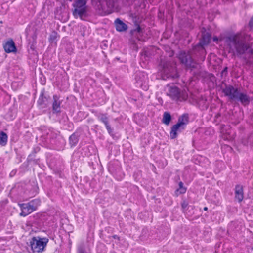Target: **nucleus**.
<instances>
[{"label": "nucleus", "mask_w": 253, "mask_h": 253, "mask_svg": "<svg viewBox=\"0 0 253 253\" xmlns=\"http://www.w3.org/2000/svg\"><path fill=\"white\" fill-rule=\"evenodd\" d=\"M250 40V35L245 33H239L227 37L225 42L232 52L242 55L250 48V44L248 42Z\"/></svg>", "instance_id": "f257e3e1"}, {"label": "nucleus", "mask_w": 253, "mask_h": 253, "mask_svg": "<svg viewBox=\"0 0 253 253\" xmlns=\"http://www.w3.org/2000/svg\"><path fill=\"white\" fill-rule=\"evenodd\" d=\"M48 239L45 237L41 238L39 236L33 237L29 241L32 253H42L44 251L48 242Z\"/></svg>", "instance_id": "f03ea898"}, {"label": "nucleus", "mask_w": 253, "mask_h": 253, "mask_svg": "<svg viewBox=\"0 0 253 253\" xmlns=\"http://www.w3.org/2000/svg\"><path fill=\"white\" fill-rule=\"evenodd\" d=\"M92 4L104 13H111L114 11V0H91Z\"/></svg>", "instance_id": "7ed1b4c3"}, {"label": "nucleus", "mask_w": 253, "mask_h": 253, "mask_svg": "<svg viewBox=\"0 0 253 253\" xmlns=\"http://www.w3.org/2000/svg\"><path fill=\"white\" fill-rule=\"evenodd\" d=\"M40 204V201L39 199H34L27 203L19 204L21 210V212L20 213V215L24 217L36 211Z\"/></svg>", "instance_id": "20e7f679"}, {"label": "nucleus", "mask_w": 253, "mask_h": 253, "mask_svg": "<svg viewBox=\"0 0 253 253\" xmlns=\"http://www.w3.org/2000/svg\"><path fill=\"white\" fill-rule=\"evenodd\" d=\"M86 1L85 0H77L73 4L75 9L73 14L75 17L78 16L81 19L86 15Z\"/></svg>", "instance_id": "39448f33"}, {"label": "nucleus", "mask_w": 253, "mask_h": 253, "mask_svg": "<svg viewBox=\"0 0 253 253\" xmlns=\"http://www.w3.org/2000/svg\"><path fill=\"white\" fill-rule=\"evenodd\" d=\"M178 58L181 63L184 64L187 67L193 68L196 67V63L192 59L190 51L187 52L184 51H180Z\"/></svg>", "instance_id": "423d86ee"}, {"label": "nucleus", "mask_w": 253, "mask_h": 253, "mask_svg": "<svg viewBox=\"0 0 253 253\" xmlns=\"http://www.w3.org/2000/svg\"><path fill=\"white\" fill-rule=\"evenodd\" d=\"M162 68L161 74L163 80H166L168 78H174L176 77V75L173 74L174 69L172 67L169 63L165 62L161 63Z\"/></svg>", "instance_id": "0eeeda50"}, {"label": "nucleus", "mask_w": 253, "mask_h": 253, "mask_svg": "<svg viewBox=\"0 0 253 253\" xmlns=\"http://www.w3.org/2000/svg\"><path fill=\"white\" fill-rule=\"evenodd\" d=\"M239 90L238 88H235L231 85H226L222 90L225 95L228 96L231 100H235L237 97Z\"/></svg>", "instance_id": "6e6552de"}, {"label": "nucleus", "mask_w": 253, "mask_h": 253, "mask_svg": "<svg viewBox=\"0 0 253 253\" xmlns=\"http://www.w3.org/2000/svg\"><path fill=\"white\" fill-rule=\"evenodd\" d=\"M237 97L234 100L239 101L244 106L248 105L250 102V98L245 92H241L239 91Z\"/></svg>", "instance_id": "1a4fd4ad"}, {"label": "nucleus", "mask_w": 253, "mask_h": 253, "mask_svg": "<svg viewBox=\"0 0 253 253\" xmlns=\"http://www.w3.org/2000/svg\"><path fill=\"white\" fill-rule=\"evenodd\" d=\"M185 127L181 126L179 124H176L174 125L171 128L170 135L171 139H174L177 137L179 133L181 132Z\"/></svg>", "instance_id": "9d476101"}, {"label": "nucleus", "mask_w": 253, "mask_h": 253, "mask_svg": "<svg viewBox=\"0 0 253 253\" xmlns=\"http://www.w3.org/2000/svg\"><path fill=\"white\" fill-rule=\"evenodd\" d=\"M169 95L173 100H180V93L179 89L177 87H171L169 90Z\"/></svg>", "instance_id": "9b49d317"}, {"label": "nucleus", "mask_w": 253, "mask_h": 253, "mask_svg": "<svg viewBox=\"0 0 253 253\" xmlns=\"http://www.w3.org/2000/svg\"><path fill=\"white\" fill-rule=\"evenodd\" d=\"M53 99L52 109L53 113H57L60 112L61 101L59 100V97L56 95H53Z\"/></svg>", "instance_id": "f8f14e48"}, {"label": "nucleus", "mask_w": 253, "mask_h": 253, "mask_svg": "<svg viewBox=\"0 0 253 253\" xmlns=\"http://www.w3.org/2000/svg\"><path fill=\"white\" fill-rule=\"evenodd\" d=\"M3 47L5 52L7 53L15 52L16 50V48L14 42L12 40L8 41L3 45Z\"/></svg>", "instance_id": "ddd939ff"}, {"label": "nucleus", "mask_w": 253, "mask_h": 253, "mask_svg": "<svg viewBox=\"0 0 253 253\" xmlns=\"http://www.w3.org/2000/svg\"><path fill=\"white\" fill-rule=\"evenodd\" d=\"M235 198L239 202H241L244 198L243 188L242 185H237L235 188Z\"/></svg>", "instance_id": "4468645a"}, {"label": "nucleus", "mask_w": 253, "mask_h": 253, "mask_svg": "<svg viewBox=\"0 0 253 253\" xmlns=\"http://www.w3.org/2000/svg\"><path fill=\"white\" fill-rule=\"evenodd\" d=\"M115 25L116 30L119 32L125 31L128 28L127 25L119 18H117L115 20Z\"/></svg>", "instance_id": "2eb2a0df"}, {"label": "nucleus", "mask_w": 253, "mask_h": 253, "mask_svg": "<svg viewBox=\"0 0 253 253\" xmlns=\"http://www.w3.org/2000/svg\"><path fill=\"white\" fill-rule=\"evenodd\" d=\"M189 122V117L188 114H184L180 116L178 119L177 124H179L181 126L186 127V125Z\"/></svg>", "instance_id": "dca6fc26"}, {"label": "nucleus", "mask_w": 253, "mask_h": 253, "mask_svg": "<svg viewBox=\"0 0 253 253\" xmlns=\"http://www.w3.org/2000/svg\"><path fill=\"white\" fill-rule=\"evenodd\" d=\"M47 101V98L44 96V90H43L40 93L37 103L39 105L41 106L42 108H44L46 106Z\"/></svg>", "instance_id": "f3484780"}, {"label": "nucleus", "mask_w": 253, "mask_h": 253, "mask_svg": "<svg viewBox=\"0 0 253 253\" xmlns=\"http://www.w3.org/2000/svg\"><path fill=\"white\" fill-rule=\"evenodd\" d=\"M211 40L210 35L206 33L202 35V38L200 41V44L201 46L208 44Z\"/></svg>", "instance_id": "a211bd4d"}, {"label": "nucleus", "mask_w": 253, "mask_h": 253, "mask_svg": "<svg viewBox=\"0 0 253 253\" xmlns=\"http://www.w3.org/2000/svg\"><path fill=\"white\" fill-rule=\"evenodd\" d=\"M98 119L102 122L104 125L109 123V118L107 116V114L100 113L96 115Z\"/></svg>", "instance_id": "6ab92c4d"}, {"label": "nucleus", "mask_w": 253, "mask_h": 253, "mask_svg": "<svg viewBox=\"0 0 253 253\" xmlns=\"http://www.w3.org/2000/svg\"><path fill=\"white\" fill-rule=\"evenodd\" d=\"M8 139L7 135L3 131H0V145L5 146L7 144Z\"/></svg>", "instance_id": "aec40b11"}, {"label": "nucleus", "mask_w": 253, "mask_h": 253, "mask_svg": "<svg viewBox=\"0 0 253 253\" xmlns=\"http://www.w3.org/2000/svg\"><path fill=\"white\" fill-rule=\"evenodd\" d=\"M171 119L170 114L168 112H165L163 114L162 122L166 125H168Z\"/></svg>", "instance_id": "412c9836"}, {"label": "nucleus", "mask_w": 253, "mask_h": 253, "mask_svg": "<svg viewBox=\"0 0 253 253\" xmlns=\"http://www.w3.org/2000/svg\"><path fill=\"white\" fill-rule=\"evenodd\" d=\"M79 139L78 136L75 134H73L69 137L70 144L71 146H75L78 142Z\"/></svg>", "instance_id": "4be33fe9"}, {"label": "nucleus", "mask_w": 253, "mask_h": 253, "mask_svg": "<svg viewBox=\"0 0 253 253\" xmlns=\"http://www.w3.org/2000/svg\"><path fill=\"white\" fill-rule=\"evenodd\" d=\"M131 33L132 34H134V33L140 34L142 33V29L139 25H137L135 29L131 31Z\"/></svg>", "instance_id": "5701e85b"}, {"label": "nucleus", "mask_w": 253, "mask_h": 253, "mask_svg": "<svg viewBox=\"0 0 253 253\" xmlns=\"http://www.w3.org/2000/svg\"><path fill=\"white\" fill-rule=\"evenodd\" d=\"M183 183L182 182H180L179 183V192L181 194L184 193L186 192V189L183 187Z\"/></svg>", "instance_id": "b1692460"}, {"label": "nucleus", "mask_w": 253, "mask_h": 253, "mask_svg": "<svg viewBox=\"0 0 253 253\" xmlns=\"http://www.w3.org/2000/svg\"><path fill=\"white\" fill-rule=\"evenodd\" d=\"M106 128L108 131V132L110 134L112 135L113 133V130L111 128V126L109 125V123L107 124V125H105Z\"/></svg>", "instance_id": "393cba45"}, {"label": "nucleus", "mask_w": 253, "mask_h": 253, "mask_svg": "<svg viewBox=\"0 0 253 253\" xmlns=\"http://www.w3.org/2000/svg\"><path fill=\"white\" fill-rule=\"evenodd\" d=\"M57 37V33L55 32H53L50 36V40L52 42L54 41Z\"/></svg>", "instance_id": "a878e982"}, {"label": "nucleus", "mask_w": 253, "mask_h": 253, "mask_svg": "<svg viewBox=\"0 0 253 253\" xmlns=\"http://www.w3.org/2000/svg\"><path fill=\"white\" fill-rule=\"evenodd\" d=\"M249 26L251 28L253 29V17L251 19L249 22Z\"/></svg>", "instance_id": "bb28decb"}, {"label": "nucleus", "mask_w": 253, "mask_h": 253, "mask_svg": "<svg viewBox=\"0 0 253 253\" xmlns=\"http://www.w3.org/2000/svg\"><path fill=\"white\" fill-rule=\"evenodd\" d=\"M227 69H228L227 67L224 68V69L223 70V71L222 72V74H223L224 73L227 72Z\"/></svg>", "instance_id": "cd10ccee"}, {"label": "nucleus", "mask_w": 253, "mask_h": 253, "mask_svg": "<svg viewBox=\"0 0 253 253\" xmlns=\"http://www.w3.org/2000/svg\"><path fill=\"white\" fill-rule=\"evenodd\" d=\"M187 206V204L185 203H184L182 204V207L183 208V209H185Z\"/></svg>", "instance_id": "c85d7f7f"}, {"label": "nucleus", "mask_w": 253, "mask_h": 253, "mask_svg": "<svg viewBox=\"0 0 253 253\" xmlns=\"http://www.w3.org/2000/svg\"><path fill=\"white\" fill-rule=\"evenodd\" d=\"M208 210V208L207 207H204V211H207Z\"/></svg>", "instance_id": "c756f323"}, {"label": "nucleus", "mask_w": 253, "mask_h": 253, "mask_svg": "<svg viewBox=\"0 0 253 253\" xmlns=\"http://www.w3.org/2000/svg\"><path fill=\"white\" fill-rule=\"evenodd\" d=\"M217 40V38H213V40L215 41H216Z\"/></svg>", "instance_id": "7c9ffc66"}, {"label": "nucleus", "mask_w": 253, "mask_h": 253, "mask_svg": "<svg viewBox=\"0 0 253 253\" xmlns=\"http://www.w3.org/2000/svg\"><path fill=\"white\" fill-rule=\"evenodd\" d=\"M79 253H84L83 251H80Z\"/></svg>", "instance_id": "2f4dec72"}]
</instances>
